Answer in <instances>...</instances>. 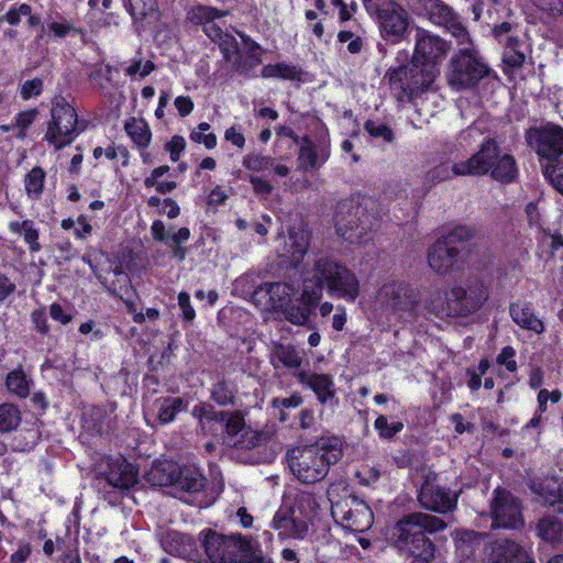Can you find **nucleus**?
<instances>
[{
    "instance_id": "nucleus-1",
    "label": "nucleus",
    "mask_w": 563,
    "mask_h": 563,
    "mask_svg": "<svg viewBox=\"0 0 563 563\" xmlns=\"http://www.w3.org/2000/svg\"><path fill=\"white\" fill-rule=\"evenodd\" d=\"M303 298L319 303L323 290L332 298L354 302L361 292V283L350 267L333 256L319 255L306 263L302 271Z\"/></svg>"
},
{
    "instance_id": "nucleus-2",
    "label": "nucleus",
    "mask_w": 563,
    "mask_h": 563,
    "mask_svg": "<svg viewBox=\"0 0 563 563\" xmlns=\"http://www.w3.org/2000/svg\"><path fill=\"white\" fill-rule=\"evenodd\" d=\"M287 457L291 473L300 483L316 484L342 457L341 443L335 438H321L313 444L294 448Z\"/></svg>"
},
{
    "instance_id": "nucleus-3",
    "label": "nucleus",
    "mask_w": 563,
    "mask_h": 563,
    "mask_svg": "<svg viewBox=\"0 0 563 563\" xmlns=\"http://www.w3.org/2000/svg\"><path fill=\"white\" fill-rule=\"evenodd\" d=\"M445 527V522L435 516L413 512L395 525L391 539L400 551L429 562L433 558L434 545L426 533L441 531Z\"/></svg>"
},
{
    "instance_id": "nucleus-4",
    "label": "nucleus",
    "mask_w": 563,
    "mask_h": 563,
    "mask_svg": "<svg viewBox=\"0 0 563 563\" xmlns=\"http://www.w3.org/2000/svg\"><path fill=\"white\" fill-rule=\"evenodd\" d=\"M377 221L376 202L372 198H351L336 205L334 213L336 234L352 244L367 240Z\"/></svg>"
},
{
    "instance_id": "nucleus-5",
    "label": "nucleus",
    "mask_w": 563,
    "mask_h": 563,
    "mask_svg": "<svg viewBox=\"0 0 563 563\" xmlns=\"http://www.w3.org/2000/svg\"><path fill=\"white\" fill-rule=\"evenodd\" d=\"M208 563H264L260 543L247 537L224 536L211 530L200 533Z\"/></svg>"
},
{
    "instance_id": "nucleus-6",
    "label": "nucleus",
    "mask_w": 563,
    "mask_h": 563,
    "mask_svg": "<svg viewBox=\"0 0 563 563\" xmlns=\"http://www.w3.org/2000/svg\"><path fill=\"white\" fill-rule=\"evenodd\" d=\"M455 172L472 176L489 174L493 179L505 184L514 181L518 176L515 158L508 153H501L494 139H486L475 154L459 162Z\"/></svg>"
},
{
    "instance_id": "nucleus-7",
    "label": "nucleus",
    "mask_w": 563,
    "mask_h": 563,
    "mask_svg": "<svg viewBox=\"0 0 563 563\" xmlns=\"http://www.w3.org/2000/svg\"><path fill=\"white\" fill-rule=\"evenodd\" d=\"M438 75V67H426L412 59L410 65L389 69L386 78L398 102L406 103L413 102L417 97L428 91Z\"/></svg>"
},
{
    "instance_id": "nucleus-8",
    "label": "nucleus",
    "mask_w": 563,
    "mask_h": 563,
    "mask_svg": "<svg viewBox=\"0 0 563 563\" xmlns=\"http://www.w3.org/2000/svg\"><path fill=\"white\" fill-rule=\"evenodd\" d=\"M474 231L466 225H456L428 250V264L438 275H446L460 267L461 244L472 239Z\"/></svg>"
},
{
    "instance_id": "nucleus-9",
    "label": "nucleus",
    "mask_w": 563,
    "mask_h": 563,
    "mask_svg": "<svg viewBox=\"0 0 563 563\" xmlns=\"http://www.w3.org/2000/svg\"><path fill=\"white\" fill-rule=\"evenodd\" d=\"M80 133L75 108L64 97H55L43 140L59 151L70 145Z\"/></svg>"
},
{
    "instance_id": "nucleus-10",
    "label": "nucleus",
    "mask_w": 563,
    "mask_h": 563,
    "mask_svg": "<svg viewBox=\"0 0 563 563\" xmlns=\"http://www.w3.org/2000/svg\"><path fill=\"white\" fill-rule=\"evenodd\" d=\"M338 497L334 488L328 490L331 515L338 523L353 532H364L372 527L374 515L363 499L350 494L347 489H344L342 497Z\"/></svg>"
},
{
    "instance_id": "nucleus-11",
    "label": "nucleus",
    "mask_w": 563,
    "mask_h": 563,
    "mask_svg": "<svg viewBox=\"0 0 563 563\" xmlns=\"http://www.w3.org/2000/svg\"><path fill=\"white\" fill-rule=\"evenodd\" d=\"M376 303L405 322L420 317V299L417 291L407 283L390 280L380 286Z\"/></svg>"
},
{
    "instance_id": "nucleus-12",
    "label": "nucleus",
    "mask_w": 563,
    "mask_h": 563,
    "mask_svg": "<svg viewBox=\"0 0 563 563\" xmlns=\"http://www.w3.org/2000/svg\"><path fill=\"white\" fill-rule=\"evenodd\" d=\"M224 15V12L205 5L198 7L195 11V16L203 24L206 35L218 44L225 62L231 64L233 70L240 74L246 73L249 67L240 51L236 38L232 34L223 32L214 23V20Z\"/></svg>"
},
{
    "instance_id": "nucleus-13",
    "label": "nucleus",
    "mask_w": 563,
    "mask_h": 563,
    "mask_svg": "<svg viewBox=\"0 0 563 563\" xmlns=\"http://www.w3.org/2000/svg\"><path fill=\"white\" fill-rule=\"evenodd\" d=\"M450 60L446 74L449 85L456 89L475 87L489 74L488 66L477 56L471 38Z\"/></svg>"
},
{
    "instance_id": "nucleus-14",
    "label": "nucleus",
    "mask_w": 563,
    "mask_h": 563,
    "mask_svg": "<svg viewBox=\"0 0 563 563\" xmlns=\"http://www.w3.org/2000/svg\"><path fill=\"white\" fill-rule=\"evenodd\" d=\"M488 287L477 278H468L466 287L454 286L448 297L452 316L466 317L476 312L488 299Z\"/></svg>"
},
{
    "instance_id": "nucleus-15",
    "label": "nucleus",
    "mask_w": 563,
    "mask_h": 563,
    "mask_svg": "<svg viewBox=\"0 0 563 563\" xmlns=\"http://www.w3.org/2000/svg\"><path fill=\"white\" fill-rule=\"evenodd\" d=\"M528 145L537 152L544 164H555L563 156V129L555 124H545L527 131Z\"/></svg>"
},
{
    "instance_id": "nucleus-16",
    "label": "nucleus",
    "mask_w": 563,
    "mask_h": 563,
    "mask_svg": "<svg viewBox=\"0 0 563 563\" xmlns=\"http://www.w3.org/2000/svg\"><path fill=\"white\" fill-rule=\"evenodd\" d=\"M155 485H173L187 493H197L205 487V477L197 470H179L174 463H161L150 472Z\"/></svg>"
},
{
    "instance_id": "nucleus-17",
    "label": "nucleus",
    "mask_w": 563,
    "mask_h": 563,
    "mask_svg": "<svg viewBox=\"0 0 563 563\" xmlns=\"http://www.w3.org/2000/svg\"><path fill=\"white\" fill-rule=\"evenodd\" d=\"M493 528L520 529L525 526L521 503L510 492L496 488L490 503Z\"/></svg>"
},
{
    "instance_id": "nucleus-18",
    "label": "nucleus",
    "mask_w": 563,
    "mask_h": 563,
    "mask_svg": "<svg viewBox=\"0 0 563 563\" xmlns=\"http://www.w3.org/2000/svg\"><path fill=\"white\" fill-rule=\"evenodd\" d=\"M220 423L223 424L224 442L229 446L251 450L258 446L265 438L262 432L246 426L240 411H225V417Z\"/></svg>"
},
{
    "instance_id": "nucleus-19",
    "label": "nucleus",
    "mask_w": 563,
    "mask_h": 563,
    "mask_svg": "<svg viewBox=\"0 0 563 563\" xmlns=\"http://www.w3.org/2000/svg\"><path fill=\"white\" fill-rule=\"evenodd\" d=\"M376 11L382 37L391 44L399 43L409 26V14L406 9L396 2H389Z\"/></svg>"
},
{
    "instance_id": "nucleus-20",
    "label": "nucleus",
    "mask_w": 563,
    "mask_h": 563,
    "mask_svg": "<svg viewBox=\"0 0 563 563\" xmlns=\"http://www.w3.org/2000/svg\"><path fill=\"white\" fill-rule=\"evenodd\" d=\"M437 475L429 473L420 487L418 499L420 505L429 510L445 514L452 511L457 504V494L437 483Z\"/></svg>"
},
{
    "instance_id": "nucleus-21",
    "label": "nucleus",
    "mask_w": 563,
    "mask_h": 563,
    "mask_svg": "<svg viewBox=\"0 0 563 563\" xmlns=\"http://www.w3.org/2000/svg\"><path fill=\"white\" fill-rule=\"evenodd\" d=\"M449 51L450 44L439 35L423 29L417 30L412 59L426 65V67L431 65L438 67Z\"/></svg>"
},
{
    "instance_id": "nucleus-22",
    "label": "nucleus",
    "mask_w": 563,
    "mask_h": 563,
    "mask_svg": "<svg viewBox=\"0 0 563 563\" xmlns=\"http://www.w3.org/2000/svg\"><path fill=\"white\" fill-rule=\"evenodd\" d=\"M298 150V168L308 172L319 169L330 157V141L324 134L320 135L316 141L310 136H301L297 144Z\"/></svg>"
},
{
    "instance_id": "nucleus-23",
    "label": "nucleus",
    "mask_w": 563,
    "mask_h": 563,
    "mask_svg": "<svg viewBox=\"0 0 563 563\" xmlns=\"http://www.w3.org/2000/svg\"><path fill=\"white\" fill-rule=\"evenodd\" d=\"M424 7L432 23L445 27L459 44L468 43V32L452 8L441 0H427Z\"/></svg>"
},
{
    "instance_id": "nucleus-24",
    "label": "nucleus",
    "mask_w": 563,
    "mask_h": 563,
    "mask_svg": "<svg viewBox=\"0 0 563 563\" xmlns=\"http://www.w3.org/2000/svg\"><path fill=\"white\" fill-rule=\"evenodd\" d=\"M162 548L170 555L187 560L199 561L200 553L195 540L185 533L170 530L163 534L161 539Z\"/></svg>"
},
{
    "instance_id": "nucleus-25",
    "label": "nucleus",
    "mask_w": 563,
    "mask_h": 563,
    "mask_svg": "<svg viewBox=\"0 0 563 563\" xmlns=\"http://www.w3.org/2000/svg\"><path fill=\"white\" fill-rule=\"evenodd\" d=\"M530 489L539 496L544 505L558 507L563 512V478H536L530 483Z\"/></svg>"
},
{
    "instance_id": "nucleus-26",
    "label": "nucleus",
    "mask_w": 563,
    "mask_h": 563,
    "mask_svg": "<svg viewBox=\"0 0 563 563\" xmlns=\"http://www.w3.org/2000/svg\"><path fill=\"white\" fill-rule=\"evenodd\" d=\"M108 471L104 473L106 482L113 488L123 490L130 489L137 482V472L131 463L124 459L111 460L108 463Z\"/></svg>"
},
{
    "instance_id": "nucleus-27",
    "label": "nucleus",
    "mask_w": 563,
    "mask_h": 563,
    "mask_svg": "<svg viewBox=\"0 0 563 563\" xmlns=\"http://www.w3.org/2000/svg\"><path fill=\"white\" fill-rule=\"evenodd\" d=\"M298 382L312 389L322 405L332 404L335 398L334 382L328 374L300 371L295 373Z\"/></svg>"
},
{
    "instance_id": "nucleus-28",
    "label": "nucleus",
    "mask_w": 563,
    "mask_h": 563,
    "mask_svg": "<svg viewBox=\"0 0 563 563\" xmlns=\"http://www.w3.org/2000/svg\"><path fill=\"white\" fill-rule=\"evenodd\" d=\"M272 527L283 539H303L308 531L307 521L294 517V514L286 509L276 511Z\"/></svg>"
},
{
    "instance_id": "nucleus-29",
    "label": "nucleus",
    "mask_w": 563,
    "mask_h": 563,
    "mask_svg": "<svg viewBox=\"0 0 563 563\" xmlns=\"http://www.w3.org/2000/svg\"><path fill=\"white\" fill-rule=\"evenodd\" d=\"M489 563H532V561L517 542L504 539L493 544Z\"/></svg>"
},
{
    "instance_id": "nucleus-30",
    "label": "nucleus",
    "mask_w": 563,
    "mask_h": 563,
    "mask_svg": "<svg viewBox=\"0 0 563 563\" xmlns=\"http://www.w3.org/2000/svg\"><path fill=\"white\" fill-rule=\"evenodd\" d=\"M509 314L512 321L523 330L536 334H541L545 330L543 321L534 313L530 302L518 301L511 303Z\"/></svg>"
},
{
    "instance_id": "nucleus-31",
    "label": "nucleus",
    "mask_w": 563,
    "mask_h": 563,
    "mask_svg": "<svg viewBox=\"0 0 563 563\" xmlns=\"http://www.w3.org/2000/svg\"><path fill=\"white\" fill-rule=\"evenodd\" d=\"M296 289L287 283H265L255 291L256 296L267 297L271 307L280 311L290 303L291 298L295 296Z\"/></svg>"
},
{
    "instance_id": "nucleus-32",
    "label": "nucleus",
    "mask_w": 563,
    "mask_h": 563,
    "mask_svg": "<svg viewBox=\"0 0 563 563\" xmlns=\"http://www.w3.org/2000/svg\"><path fill=\"white\" fill-rule=\"evenodd\" d=\"M8 229L12 234L23 236V241L27 244L31 253H37L42 250V245L40 243V231L32 220L26 219L23 221H11L8 224Z\"/></svg>"
},
{
    "instance_id": "nucleus-33",
    "label": "nucleus",
    "mask_w": 563,
    "mask_h": 563,
    "mask_svg": "<svg viewBox=\"0 0 563 563\" xmlns=\"http://www.w3.org/2000/svg\"><path fill=\"white\" fill-rule=\"evenodd\" d=\"M271 362L275 368L282 364L288 369H298L302 363L300 352L290 344H274Z\"/></svg>"
},
{
    "instance_id": "nucleus-34",
    "label": "nucleus",
    "mask_w": 563,
    "mask_h": 563,
    "mask_svg": "<svg viewBox=\"0 0 563 563\" xmlns=\"http://www.w3.org/2000/svg\"><path fill=\"white\" fill-rule=\"evenodd\" d=\"M33 380L26 375L22 365L8 373L5 387L8 391L19 398H26L30 395Z\"/></svg>"
},
{
    "instance_id": "nucleus-35",
    "label": "nucleus",
    "mask_w": 563,
    "mask_h": 563,
    "mask_svg": "<svg viewBox=\"0 0 563 563\" xmlns=\"http://www.w3.org/2000/svg\"><path fill=\"white\" fill-rule=\"evenodd\" d=\"M124 130L139 148H146L150 145L152 133L143 119L130 118L124 123Z\"/></svg>"
},
{
    "instance_id": "nucleus-36",
    "label": "nucleus",
    "mask_w": 563,
    "mask_h": 563,
    "mask_svg": "<svg viewBox=\"0 0 563 563\" xmlns=\"http://www.w3.org/2000/svg\"><path fill=\"white\" fill-rule=\"evenodd\" d=\"M300 300L302 302L301 306H295L290 301V303H288L285 309L280 310L285 319L296 325H305L309 321L313 309L318 305L309 303L307 300H305L303 290L300 294Z\"/></svg>"
},
{
    "instance_id": "nucleus-37",
    "label": "nucleus",
    "mask_w": 563,
    "mask_h": 563,
    "mask_svg": "<svg viewBox=\"0 0 563 563\" xmlns=\"http://www.w3.org/2000/svg\"><path fill=\"white\" fill-rule=\"evenodd\" d=\"M191 415L198 420L201 430L207 433L211 431L210 423H220L224 419L225 411H217L212 405L203 402L195 406Z\"/></svg>"
},
{
    "instance_id": "nucleus-38",
    "label": "nucleus",
    "mask_w": 563,
    "mask_h": 563,
    "mask_svg": "<svg viewBox=\"0 0 563 563\" xmlns=\"http://www.w3.org/2000/svg\"><path fill=\"white\" fill-rule=\"evenodd\" d=\"M123 4L134 22L153 18L157 13L156 0H123Z\"/></svg>"
},
{
    "instance_id": "nucleus-39",
    "label": "nucleus",
    "mask_w": 563,
    "mask_h": 563,
    "mask_svg": "<svg viewBox=\"0 0 563 563\" xmlns=\"http://www.w3.org/2000/svg\"><path fill=\"white\" fill-rule=\"evenodd\" d=\"M46 173L42 167H33L24 177V190L29 199L38 200L44 190Z\"/></svg>"
},
{
    "instance_id": "nucleus-40",
    "label": "nucleus",
    "mask_w": 563,
    "mask_h": 563,
    "mask_svg": "<svg viewBox=\"0 0 563 563\" xmlns=\"http://www.w3.org/2000/svg\"><path fill=\"white\" fill-rule=\"evenodd\" d=\"M420 316L433 314L439 318L450 317L448 300L444 301L441 291H434L423 301H420Z\"/></svg>"
},
{
    "instance_id": "nucleus-41",
    "label": "nucleus",
    "mask_w": 563,
    "mask_h": 563,
    "mask_svg": "<svg viewBox=\"0 0 563 563\" xmlns=\"http://www.w3.org/2000/svg\"><path fill=\"white\" fill-rule=\"evenodd\" d=\"M309 244L308 234L305 230L301 229H290L289 230V243L286 245V253L290 255L291 261L298 262L302 258L305 253L307 252Z\"/></svg>"
},
{
    "instance_id": "nucleus-42",
    "label": "nucleus",
    "mask_w": 563,
    "mask_h": 563,
    "mask_svg": "<svg viewBox=\"0 0 563 563\" xmlns=\"http://www.w3.org/2000/svg\"><path fill=\"white\" fill-rule=\"evenodd\" d=\"M187 402L181 398H164L158 408L157 418L161 423H170L175 420L177 413L187 410Z\"/></svg>"
},
{
    "instance_id": "nucleus-43",
    "label": "nucleus",
    "mask_w": 563,
    "mask_h": 563,
    "mask_svg": "<svg viewBox=\"0 0 563 563\" xmlns=\"http://www.w3.org/2000/svg\"><path fill=\"white\" fill-rule=\"evenodd\" d=\"M537 531L542 540L556 542L561 537L562 523L556 517L547 516L538 522Z\"/></svg>"
},
{
    "instance_id": "nucleus-44",
    "label": "nucleus",
    "mask_w": 563,
    "mask_h": 563,
    "mask_svg": "<svg viewBox=\"0 0 563 563\" xmlns=\"http://www.w3.org/2000/svg\"><path fill=\"white\" fill-rule=\"evenodd\" d=\"M300 74V70L296 66L286 63L269 64L262 69V76L264 78L295 80L299 79Z\"/></svg>"
},
{
    "instance_id": "nucleus-45",
    "label": "nucleus",
    "mask_w": 563,
    "mask_h": 563,
    "mask_svg": "<svg viewBox=\"0 0 563 563\" xmlns=\"http://www.w3.org/2000/svg\"><path fill=\"white\" fill-rule=\"evenodd\" d=\"M21 422V412L12 404L0 405V432H11L15 430Z\"/></svg>"
},
{
    "instance_id": "nucleus-46",
    "label": "nucleus",
    "mask_w": 563,
    "mask_h": 563,
    "mask_svg": "<svg viewBox=\"0 0 563 563\" xmlns=\"http://www.w3.org/2000/svg\"><path fill=\"white\" fill-rule=\"evenodd\" d=\"M242 165L250 172H265L274 166V158L267 155L250 153L243 157Z\"/></svg>"
},
{
    "instance_id": "nucleus-47",
    "label": "nucleus",
    "mask_w": 563,
    "mask_h": 563,
    "mask_svg": "<svg viewBox=\"0 0 563 563\" xmlns=\"http://www.w3.org/2000/svg\"><path fill=\"white\" fill-rule=\"evenodd\" d=\"M41 438L38 429L31 428L22 430L13 440V449L26 452L32 450Z\"/></svg>"
},
{
    "instance_id": "nucleus-48",
    "label": "nucleus",
    "mask_w": 563,
    "mask_h": 563,
    "mask_svg": "<svg viewBox=\"0 0 563 563\" xmlns=\"http://www.w3.org/2000/svg\"><path fill=\"white\" fill-rule=\"evenodd\" d=\"M364 130L376 140H382L386 143H391L395 139L394 131L385 123L367 120L364 124Z\"/></svg>"
},
{
    "instance_id": "nucleus-49",
    "label": "nucleus",
    "mask_w": 563,
    "mask_h": 563,
    "mask_svg": "<svg viewBox=\"0 0 563 563\" xmlns=\"http://www.w3.org/2000/svg\"><path fill=\"white\" fill-rule=\"evenodd\" d=\"M38 111L36 109H29L25 111L19 112L14 117V126L18 129L16 137L19 140H24L27 135V129L33 124Z\"/></svg>"
},
{
    "instance_id": "nucleus-50",
    "label": "nucleus",
    "mask_w": 563,
    "mask_h": 563,
    "mask_svg": "<svg viewBox=\"0 0 563 563\" xmlns=\"http://www.w3.org/2000/svg\"><path fill=\"white\" fill-rule=\"evenodd\" d=\"M542 166L545 178L563 195V161L555 164H543Z\"/></svg>"
},
{
    "instance_id": "nucleus-51",
    "label": "nucleus",
    "mask_w": 563,
    "mask_h": 563,
    "mask_svg": "<svg viewBox=\"0 0 563 563\" xmlns=\"http://www.w3.org/2000/svg\"><path fill=\"white\" fill-rule=\"evenodd\" d=\"M374 427L382 438L391 439L404 429V423L400 421L389 423L385 416H379L376 418Z\"/></svg>"
},
{
    "instance_id": "nucleus-52",
    "label": "nucleus",
    "mask_w": 563,
    "mask_h": 563,
    "mask_svg": "<svg viewBox=\"0 0 563 563\" xmlns=\"http://www.w3.org/2000/svg\"><path fill=\"white\" fill-rule=\"evenodd\" d=\"M457 165L459 163H453L451 166L448 164L438 165L428 172V178L432 181H444L453 176H472V174H457L455 172Z\"/></svg>"
},
{
    "instance_id": "nucleus-53",
    "label": "nucleus",
    "mask_w": 563,
    "mask_h": 563,
    "mask_svg": "<svg viewBox=\"0 0 563 563\" xmlns=\"http://www.w3.org/2000/svg\"><path fill=\"white\" fill-rule=\"evenodd\" d=\"M89 80L91 85L99 90L100 93L106 95V82L111 81V67H97L95 68L90 75Z\"/></svg>"
},
{
    "instance_id": "nucleus-54",
    "label": "nucleus",
    "mask_w": 563,
    "mask_h": 563,
    "mask_svg": "<svg viewBox=\"0 0 563 563\" xmlns=\"http://www.w3.org/2000/svg\"><path fill=\"white\" fill-rule=\"evenodd\" d=\"M30 12L31 5L26 3L14 4L2 18H0V22L7 21L10 25H18L22 18L30 15Z\"/></svg>"
},
{
    "instance_id": "nucleus-55",
    "label": "nucleus",
    "mask_w": 563,
    "mask_h": 563,
    "mask_svg": "<svg viewBox=\"0 0 563 563\" xmlns=\"http://www.w3.org/2000/svg\"><path fill=\"white\" fill-rule=\"evenodd\" d=\"M155 69V65L152 60L142 62L141 58H133L131 64L126 67L125 74L128 76H136L144 78Z\"/></svg>"
},
{
    "instance_id": "nucleus-56",
    "label": "nucleus",
    "mask_w": 563,
    "mask_h": 563,
    "mask_svg": "<svg viewBox=\"0 0 563 563\" xmlns=\"http://www.w3.org/2000/svg\"><path fill=\"white\" fill-rule=\"evenodd\" d=\"M516 357V350L512 346H505L501 349L496 357L498 365L505 366L510 373H516L518 369Z\"/></svg>"
},
{
    "instance_id": "nucleus-57",
    "label": "nucleus",
    "mask_w": 563,
    "mask_h": 563,
    "mask_svg": "<svg viewBox=\"0 0 563 563\" xmlns=\"http://www.w3.org/2000/svg\"><path fill=\"white\" fill-rule=\"evenodd\" d=\"M338 41L340 43H347V51L351 54L361 53L364 45L362 37L351 31H340Z\"/></svg>"
},
{
    "instance_id": "nucleus-58",
    "label": "nucleus",
    "mask_w": 563,
    "mask_h": 563,
    "mask_svg": "<svg viewBox=\"0 0 563 563\" xmlns=\"http://www.w3.org/2000/svg\"><path fill=\"white\" fill-rule=\"evenodd\" d=\"M43 91V80L41 78H33L26 80L21 85L20 96L23 100H30L38 97Z\"/></svg>"
},
{
    "instance_id": "nucleus-59",
    "label": "nucleus",
    "mask_w": 563,
    "mask_h": 563,
    "mask_svg": "<svg viewBox=\"0 0 563 563\" xmlns=\"http://www.w3.org/2000/svg\"><path fill=\"white\" fill-rule=\"evenodd\" d=\"M238 34L240 35V37L244 44V48L246 51L249 58L253 63L252 66L260 65L262 63L261 46L254 40H252L249 35L241 33V32H239Z\"/></svg>"
},
{
    "instance_id": "nucleus-60",
    "label": "nucleus",
    "mask_w": 563,
    "mask_h": 563,
    "mask_svg": "<svg viewBox=\"0 0 563 563\" xmlns=\"http://www.w3.org/2000/svg\"><path fill=\"white\" fill-rule=\"evenodd\" d=\"M211 396L212 399L221 406L228 405L233 400V393L224 382H220L213 386Z\"/></svg>"
},
{
    "instance_id": "nucleus-61",
    "label": "nucleus",
    "mask_w": 563,
    "mask_h": 563,
    "mask_svg": "<svg viewBox=\"0 0 563 563\" xmlns=\"http://www.w3.org/2000/svg\"><path fill=\"white\" fill-rule=\"evenodd\" d=\"M503 60L510 67H520L526 60V55L519 48L510 47L504 51Z\"/></svg>"
},
{
    "instance_id": "nucleus-62",
    "label": "nucleus",
    "mask_w": 563,
    "mask_h": 563,
    "mask_svg": "<svg viewBox=\"0 0 563 563\" xmlns=\"http://www.w3.org/2000/svg\"><path fill=\"white\" fill-rule=\"evenodd\" d=\"M186 141L180 135H174L172 140L166 144V151L169 152L170 159L177 162L180 153L185 150Z\"/></svg>"
},
{
    "instance_id": "nucleus-63",
    "label": "nucleus",
    "mask_w": 563,
    "mask_h": 563,
    "mask_svg": "<svg viewBox=\"0 0 563 563\" xmlns=\"http://www.w3.org/2000/svg\"><path fill=\"white\" fill-rule=\"evenodd\" d=\"M533 3L542 11L552 15L563 13V0H532Z\"/></svg>"
},
{
    "instance_id": "nucleus-64",
    "label": "nucleus",
    "mask_w": 563,
    "mask_h": 563,
    "mask_svg": "<svg viewBox=\"0 0 563 563\" xmlns=\"http://www.w3.org/2000/svg\"><path fill=\"white\" fill-rule=\"evenodd\" d=\"M48 30L54 33L56 37H65L73 30V24L64 18L58 21H53L47 24Z\"/></svg>"
}]
</instances>
